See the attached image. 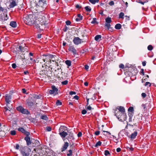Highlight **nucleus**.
Masks as SVG:
<instances>
[{
    "label": "nucleus",
    "instance_id": "nucleus-38",
    "mask_svg": "<svg viewBox=\"0 0 156 156\" xmlns=\"http://www.w3.org/2000/svg\"><path fill=\"white\" fill-rule=\"evenodd\" d=\"M153 48V47L151 45H148L147 47V49H148V50H149V51L152 50Z\"/></svg>",
    "mask_w": 156,
    "mask_h": 156
},
{
    "label": "nucleus",
    "instance_id": "nucleus-3",
    "mask_svg": "<svg viewBox=\"0 0 156 156\" xmlns=\"http://www.w3.org/2000/svg\"><path fill=\"white\" fill-rule=\"evenodd\" d=\"M67 127L64 126H61L59 129V134L62 139H64L68 135L66 131L67 130Z\"/></svg>",
    "mask_w": 156,
    "mask_h": 156
},
{
    "label": "nucleus",
    "instance_id": "nucleus-42",
    "mask_svg": "<svg viewBox=\"0 0 156 156\" xmlns=\"http://www.w3.org/2000/svg\"><path fill=\"white\" fill-rule=\"evenodd\" d=\"M148 85H149V86L150 87L151 86V84L149 82H147L144 84V86H146Z\"/></svg>",
    "mask_w": 156,
    "mask_h": 156
},
{
    "label": "nucleus",
    "instance_id": "nucleus-23",
    "mask_svg": "<svg viewBox=\"0 0 156 156\" xmlns=\"http://www.w3.org/2000/svg\"><path fill=\"white\" fill-rule=\"evenodd\" d=\"M106 23H110L112 22L111 18L110 17H107L105 19Z\"/></svg>",
    "mask_w": 156,
    "mask_h": 156
},
{
    "label": "nucleus",
    "instance_id": "nucleus-43",
    "mask_svg": "<svg viewBox=\"0 0 156 156\" xmlns=\"http://www.w3.org/2000/svg\"><path fill=\"white\" fill-rule=\"evenodd\" d=\"M10 134L12 135H14L16 134V131L15 130L11 131L10 132Z\"/></svg>",
    "mask_w": 156,
    "mask_h": 156
},
{
    "label": "nucleus",
    "instance_id": "nucleus-17",
    "mask_svg": "<svg viewBox=\"0 0 156 156\" xmlns=\"http://www.w3.org/2000/svg\"><path fill=\"white\" fill-rule=\"evenodd\" d=\"M82 16L80 14H78L77 15V17L76 18V21L78 22L82 19Z\"/></svg>",
    "mask_w": 156,
    "mask_h": 156
},
{
    "label": "nucleus",
    "instance_id": "nucleus-58",
    "mask_svg": "<svg viewBox=\"0 0 156 156\" xmlns=\"http://www.w3.org/2000/svg\"><path fill=\"white\" fill-rule=\"evenodd\" d=\"M76 8L80 9L81 8V6L78 4H77L76 5Z\"/></svg>",
    "mask_w": 156,
    "mask_h": 156
},
{
    "label": "nucleus",
    "instance_id": "nucleus-32",
    "mask_svg": "<svg viewBox=\"0 0 156 156\" xmlns=\"http://www.w3.org/2000/svg\"><path fill=\"white\" fill-rule=\"evenodd\" d=\"M110 23H105V26L107 27L108 30L110 28L111 25Z\"/></svg>",
    "mask_w": 156,
    "mask_h": 156
},
{
    "label": "nucleus",
    "instance_id": "nucleus-25",
    "mask_svg": "<svg viewBox=\"0 0 156 156\" xmlns=\"http://www.w3.org/2000/svg\"><path fill=\"white\" fill-rule=\"evenodd\" d=\"M89 1L91 3L93 4L98 2L99 1V0H89Z\"/></svg>",
    "mask_w": 156,
    "mask_h": 156
},
{
    "label": "nucleus",
    "instance_id": "nucleus-24",
    "mask_svg": "<svg viewBox=\"0 0 156 156\" xmlns=\"http://www.w3.org/2000/svg\"><path fill=\"white\" fill-rule=\"evenodd\" d=\"M121 28V25L120 24H116L115 26V28L118 30H119Z\"/></svg>",
    "mask_w": 156,
    "mask_h": 156
},
{
    "label": "nucleus",
    "instance_id": "nucleus-10",
    "mask_svg": "<svg viewBox=\"0 0 156 156\" xmlns=\"http://www.w3.org/2000/svg\"><path fill=\"white\" fill-rule=\"evenodd\" d=\"M33 62H40L41 63L44 64L46 62L44 60V58L43 55L41 56L40 57L37 58L36 60H34Z\"/></svg>",
    "mask_w": 156,
    "mask_h": 156
},
{
    "label": "nucleus",
    "instance_id": "nucleus-35",
    "mask_svg": "<svg viewBox=\"0 0 156 156\" xmlns=\"http://www.w3.org/2000/svg\"><path fill=\"white\" fill-rule=\"evenodd\" d=\"M103 132L104 133V134L105 135L108 136L110 135L111 134V133L110 132H108L107 131L103 130Z\"/></svg>",
    "mask_w": 156,
    "mask_h": 156
},
{
    "label": "nucleus",
    "instance_id": "nucleus-44",
    "mask_svg": "<svg viewBox=\"0 0 156 156\" xmlns=\"http://www.w3.org/2000/svg\"><path fill=\"white\" fill-rule=\"evenodd\" d=\"M133 110V108L132 107H130L128 109V111L130 112H132Z\"/></svg>",
    "mask_w": 156,
    "mask_h": 156
},
{
    "label": "nucleus",
    "instance_id": "nucleus-18",
    "mask_svg": "<svg viewBox=\"0 0 156 156\" xmlns=\"http://www.w3.org/2000/svg\"><path fill=\"white\" fill-rule=\"evenodd\" d=\"M16 5V2L15 1H13L10 3L9 7L10 8H13Z\"/></svg>",
    "mask_w": 156,
    "mask_h": 156
},
{
    "label": "nucleus",
    "instance_id": "nucleus-13",
    "mask_svg": "<svg viewBox=\"0 0 156 156\" xmlns=\"http://www.w3.org/2000/svg\"><path fill=\"white\" fill-rule=\"evenodd\" d=\"M68 50L69 51L72 52L74 54H76V50L73 46H69Z\"/></svg>",
    "mask_w": 156,
    "mask_h": 156
},
{
    "label": "nucleus",
    "instance_id": "nucleus-6",
    "mask_svg": "<svg viewBox=\"0 0 156 156\" xmlns=\"http://www.w3.org/2000/svg\"><path fill=\"white\" fill-rule=\"evenodd\" d=\"M16 109L17 111L20 112L22 114L28 115L30 113L27 109H24L22 106H20L17 107Z\"/></svg>",
    "mask_w": 156,
    "mask_h": 156
},
{
    "label": "nucleus",
    "instance_id": "nucleus-61",
    "mask_svg": "<svg viewBox=\"0 0 156 156\" xmlns=\"http://www.w3.org/2000/svg\"><path fill=\"white\" fill-rule=\"evenodd\" d=\"M87 109L89 110H91L92 108L90 106H89L87 107Z\"/></svg>",
    "mask_w": 156,
    "mask_h": 156
},
{
    "label": "nucleus",
    "instance_id": "nucleus-59",
    "mask_svg": "<svg viewBox=\"0 0 156 156\" xmlns=\"http://www.w3.org/2000/svg\"><path fill=\"white\" fill-rule=\"evenodd\" d=\"M100 133V132L99 131H96L95 132V135H98Z\"/></svg>",
    "mask_w": 156,
    "mask_h": 156
},
{
    "label": "nucleus",
    "instance_id": "nucleus-40",
    "mask_svg": "<svg viewBox=\"0 0 156 156\" xmlns=\"http://www.w3.org/2000/svg\"><path fill=\"white\" fill-rule=\"evenodd\" d=\"M68 83V81L67 80H65L62 82L61 83L62 85H66Z\"/></svg>",
    "mask_w": 156,
    "mask_h": 156
},
{
    "label": "nucleus",
    "instance_id": "nucleus-51",
    "mask_svg": "<svg viewBox=\"0 0 156 156\" xmlns=\"http://www.w3.org/2000/svg\"><path fill=\"white\" fill-rule=\"evenodd\" d=\"M141 95L143 98H145L146 96V94L144 93H143L141 94Z\"/></svg>",
    "mask_w": 156,
    "mask_h": 156
},
{
    "label": "nucleus",
    "instance_id": "nucleus-48",
    "mask_svg": "<svg viewBox=\"0 0 156 156\" xmlns=\"http://www.w3.org/2000/svg\"><path fill=\"white\" fill-rule=\"evenodd\" d=\"M66 24L67 25H70L71 23V22L69 20H67L66 21Z\"/></svg>",
    "mask_w": 156,
    "mask_h": 156
},
{
    "label": "nucleus",
    "instance_id": "nucleus-26",
    "mask_svg": "<svg viewBox=\"0 0 156 156\" xmlns=\"http://www.w3.org/2000/svg\"><path fill=\"white\" fill-rule=\"evenodd\" d=\"M21 152L23 156H28L29 155L28 153H26L25 151H22V150L21 151Z\"/></svg>",
    "mask_w": 156,
    "mask_h": 156
},
{
    "label": "nucleus",
    "instance_id": "nucleus-21",
    "mask_svg": "<svg viewBox=\"0 0 156 156\" xmlns=\"http://www.w3.org/2000/svg\"><path fill=\"white\" fill-rule=\"evenodd\" d=\"M10 25L13 27H16V23L15 21H12L10 23Z\"/></svg>",
    "mask_w": 156,
    "mask_h": 156
},
{
    "label": "nucleus",
    "instance_id": "nucleus-56",
    "mask_svg": "<svg viewBox=\"0 0 156 156\" xmlns=\"http://www.w3.org/2000/svg\"><path fill=\"white\" fill-rule=\"evenodd\" d=\"M140 73L142 74L143 75H144V69H141Z\"/></svg>",
    "mask_w": 156,
    "mask_h": 156
},
{
    "label": "nucleus",
    "instance_id": "nucleus-36",
    "mask_svg": "<svg viewBox=\"0 0 156 156\" xmlns=\"http://www.w3.org/2000/svg\"><path fill=\"white\" fill-rule=\"evenodd\" d=\"M101 144V142L100 141H98L96 143L95 145V147H97L98 146H100Z\"/></svg>",
    "mask_w": 156,
    "mask_h": 156
},
{
    "label": "nucleus",
    "instance_id": "nucleus-52",
    "mask_svg": "<svg viewBox=\"0 0 156 156\" xmlns=\"http://www.w3.org/2000/svg\"><path fill=\"white\" fill-rule=\"evenodd\" d=\"M119 67L122 69H124V65L122 64H120L119 65Z\"/></svg>",
    "mask_w": 156,
    "mask_h": 156
},
{
    "label": "nucleus",
    "instance_id": "nucleus-41",
    "mask_svg": "<svg viewBox=\"0 0 156 156\" xmlns=\"http://www.w3.org/2000/svg\"><path fill=\"white\" fill-rule=\"evenodd\" d=\"M69 153H68L67 154V156H70L72 154V151L71 150H69Z\"/></svg>",
    "mask_w": 156,
    "mask_h": 156
},
{
    "label": "nucleus",
    "instance_id": "nucleus-27",
    "mask_svg": "<svg viewBox=\"0 0 156 156\" xmlns=\"http://www.w3.org/2000/svg\"><path fill=\"white\" fill-rule=\"evenodd\" d=\"M66 64L68 66H70L71 65V61L70 60H67L65 61Z\"/></svg>",
    "mask_w": 156,
    "mask_h": 156
},
{
    "label": "nucleus",
    "instance_id": "nucleus-62",
    "mask_svg": "<svg viewBox=\"0 0 156 156\" xmlns=\"http://www.w3.org/2000/svg\"><path fill=\"white\" fill-rule=\"evenodd\" d=\"M22 92L24 94L26 92V91L25 89L24 88L22 89Z\"/></svg>",
    "mask_w": 156,
    "mask_h": 156
},
{
    "label": "nucleus",
    "instance_id": "nucleus-9",
    "mask_svg": "<svg viewBox=\"0 0 156 156\" xmlns=\"http://www.w3.org/2000/svg\"><path fill=\"white\" fill-rule=\"evenodd\" d=\"M44 60L45 62L46 61L47 62H51V59H52L53 57V56L52 55H44Z\"/></svg>",
    "mask_w": 156,
    "mask_h": 156
},
{
    "label": "nucleus",
    "instance_id": "nucleus-39",
    "mask_svg": "<svg viewBox=\"0 0 156 156\" xmlns=\"http://www.w3.org/2000/svg\"><path fill=\"white\" fill-rule=\"evenodd\" d=\"M62 104V102L59 100H57L56 102V105H60Z\"/></svg>",
    "mask_w": 156,
    "mask_h": 156
},
{
    "label": "nucleus",
    "instance_id": "nucleus-60",
    "mask_svg": "<svg viewBox=\"0 0 156 156\" xmlns=\"http://www.w3.org/2000/svg\"><path fill=\"white\" fill-rule=\"evenodd\" d=\"M20 147L19 145L18 144H16L15 147V148L16 149L18 150Z\"/></svg>",
    "mask_w": 156,
    "mask_h": 156
},
{
    "label": "nucleus",
    "instance_id": "nucleus-16",
    "mask_svg": "<svg viewBox=\"0 0 156 156\" xmlns=\"http://www.w3.org/2000/svg\"><path fill=\"white\" fill-rule=\"evenodd\" d=\"M137 132L136 131L134 133H132L130 135V138L131 139H134L137 136Z\"/></svg>",
    "mask_w": 156,
    "mask_h": 156
},
{
    "label": "nucleus",
    "instance_id": "nucleus-30",
    "mask_svg": "<svg viewBox=\"0 0 156 156\" xmlns=\"http://www.w3.org/2000/svg\"><path fill=\"white\" fill-rule=\"evenodd\" d=\"M33 96L34 98L38 99L40 98L41 97V95H38L35 94L33 95Z\"/></svg>",
    "mask_w": 156,
    "mask_h": 156
},
{
    "label": "nucleus",
    "instance_id": "nucleus-7",
    "mask_svg": "<svg viewBox=\"0 0 156 156\" xmlns=\"http://www.w3.org/2000/svg\"><path fill=\"white\" fill-rule=\"evenodd\" d=\"M121 112H119L116 110L115 111V115L117 118L121 121H123L125 120L126 119H123V116H121Z\"/></svg>",
    "mask_w": 156,
    "mask_h": 156
},
{
    "label": "nucleus",
    "instance_id": "nucleus-54",
    "mask_svg": "<svg viewBox=\"0 0 156 156\" xmlns=\"http://www.w3.org/2000/svg\"><path fill=\"white\" fill-rule=\"evenodd\" d=\"M69 94L71 95L75 94H76V93L75 92L71 91L70 92Z\"/></svg>",
    "mask_w": 156,
    "mask_h": 156
},
{
    "label": "nucleus",
    "instance_id": "nucleus-57",
    "mask_svg": "<svg viewBox=\"0 0 156 156\" xmlns=\"http://www.w3.org/2000/svg\"><path fill=\"white\" fill-rule=\"evenodd\" d=\"M85 68L87 70L89 68V66L87 65L85 66Z\"/></svg>",
    "mask_w": 156,
    "mask_h": 156
},
{
    "label": "nucleus",
    "instance_id": "nucleus-55",
    "mask_svg": "<svg viewBox=\"0 0 156 156\" xmlns=\"http://www.w3.org/2000/svg\"><path fill=\"white\" fill-rule=\"evenodd\" d=\"M12 66V68L13 69L15 68L16 67V65L15 63H13Z\"/></svg>",
    "mask_w": 156,
    "mask_h": 156
},
{
    "label": "nucleus",
    "instance_id": "nucleus-49",
    "mask_svg": "<svg viewBox=\"0 0 156 156\" xmlns=\"http://www.w3.org/2000/svg\"><path fill=\"white\" fill-rule=\"evenodd\" d=\"M87 113V111L85 109L83 110L82 111V114L84 115L86 113Z\"/></svg>",
    "mask_w": 156,
    "mask_h": 156
},
{
    "label": "nucleus",
    "instance_id": "nucleus-11",
    "mask_svg": "<svg viewBox=\"0 0 156 156\" xmlns=\"http://www.w3.org/2000/svg\"><path fill=\"white\" fill-rule=\"evenodd\" d=\"M37 5L41 7L46 6V1L45 0H38V2Z\"/></svg>",
    "mask_w": 156,
    "mask_h": 156
},
{
    "label": "nucleus",
    "instance_id": "nucleus-47",
    "mask_svg": "<svg viewBox=\"0 0 156 156\" xmlns=\"http://www.w3.org/2000/svg\"><path fill=\"white\" fill-rule=\"evenodd\" d=\"M51 127L48 126L46 127V130L48 131H51Z\"/></svg>",
    "mask_w": 156,
    "mask_h": 156
},
{
    "label": "nucleus",
    "instance_id": "nucleus-46",
    "mask_svg": "<svg viewBox=\"0 0 156 156\" xmlns=\"http://www.w3.org/2000/svg\"><path fill=\"white\" fill-rule=\"evenodd\" d=\"M68 29V28L66 26H65V27L63 28V30L64 32H66Z\"/></svg>",
    "mask_w": 156,
    "mask_h": 156
},
{
    "label": "nucleus",
    "instance_id": "nucleus-34",
    "mask_svg": "<svg viewBox=\"0 0 156 156\" xmlns=\"http://www.w3.org/2000/svg\"><path fill=\"white\" fill-rule=\"evenodd\" d=\"M124 14L122 12L120 13L119 15V18H122L123 19L124 18Z\"/></svg>",
    "mask_w": 156,
    "mask_h": 156
},
{
    "label": "nucleus",
    "instance_id": "nucleus-8",
    "mask_svg": "<svg viewBox=\"0 0 156 156\" xmlns=\"http://www.w3.org/2000/svg\"><path fill=\"white\" fill-rule=\"evenodd\" d=\"M58 89L55 86H51V89L49 91V93L51 94L56 95L58 94Z\"/></svg>",
    "mask_w": 156,
    "mask_h": 156
},
{
    "label": "nucleus",
    "instance_id": "nucleus-28",
    "mask_svg": "<svg viewBox=\"0 0 156 156\" xmlns=\"http://www.w3.org/2000/svg\"><path fill=\"white\" fill-rule=\"evenodd\" d=\"M91 23L94 24H97L98 23L96 21V18H93V20L91 22Z\"/></svg>",
    "mask_w": 156,
    "mask_h": 156
},
{
    "label": "nucleus",
    "instance_id": "nucleus-15",
    "mask_svg": "<svg viewBox=\"0 0 156 156\" xmlns=\"http://www.w3.org/2000/svg\"><path fill=\"white\" fill-rule=\"evenodd\" d=\"M25 140L27 142V145H29L31 144V142L30 140V138L29 136H26L25 137Z\"/></svg>",
    "mask_w": 156,
    "mask_h": 156
},
{
    "label": "nucleus",
    "instance_id": "nucleus-63",
    "mask_svg": "<svg viewBox=\"0 0 156 156\" xmlns=\"http://www.w3.org/2000/svg\"><path fill=\"white\" fill-rule=\"evenodd\" d=\"M121 151V149L120 148H118L116 149V151L118 152H120Z\"/></svg>",
    "mask_w": 156,
    "mask_h": 156
},
{
    "label": "nucleus",
    "instance_id": "nucleus-1",
    "mask_svg": "<svg viewBox=\"0 0 156 156\" xmlns=\"http://www.w3.org/2000/svg\"><path fill=\"white\" fill-rule=\"evenodd\" d=\"M41 14L36 17L37 19L35 20L34 27L38 30H43L45 28L48 23L45 19L44 15L42 13Z\"/></svg>",
    "mask_w": 156,
    "mask_h": 156
},
{
    "label": "nucleus",
    "instance_id": "nucleus-31",
    "mask_svg": "<svg viewBox=\"0 0 156 156\" xmlns=\"http://www.w3.org/2000/svg\"><path fill=\"white\" fill-rule=\"evenodd\" d=\"M27 104H28V106H32L34 105L33 102L31 101H27Z\"/></svg>",
    "mask_w": 156,
    "mask_h": 156
},
{
    "label": "nucleus",
    "instance_id": "nucleus-2",
    "mask_svg": "<svg viewBox=\"0 0 156 156\" xmlns=\"http://www.w3.org/2000/svg\"><path fill=\"white\" fill-rule=\"evenodd\" d=\"M11 95V94L9 93V94H6L5 96L7 107H4L5 109H6L5 111L4 112V113L7 115L8 114H10V112L12 108V105L10 104Z\"/></svg>",
    "mask_w": 156,
    "mask_h": 156
},
{
    "label": "nucleus",
    "instance_id": "nucleus-19",
    "mask_svg": "<svg viewBox=\"0 0 156 156\" xmlns=\"http://www.w3.org/2000/svg\"><path fill=\"white\" fill-rule=\"evenodd\" d=\"M101 35H98L95 37L94 39L96 41H99L101 40Z\"/></svg>",
    "mask_w": 156,
    "mask_h": 156
},
{
    "label": "nucleus",
    "instance_id": "nucleus-37",
    "mask_svg": "<svg viewBox=\"0 0 156 156\" xmlns=\"http://www.w3.org/2000/svg\"><path fill=\"white\" fill-rule=\"evenodd\" d=\"M110 154L108 150H105V156H108Z\"/></svg>",
    "mask_w": 156,
    "mask_h": 156
},
{
    "label": "nucleus",
    "instance_id": "nucleus-45",
    "mask_svg": "<svg viewBox=\"0 0 156 156\" xmlns=\"http://www.w3.org/2000/svg\"><path fill=\"white\" fill-rule=\"evenodd\" d=\"M24 133L26 135V136H29L30 133L29 132H27L26 130L25 132H24Z\"/></svg>",
    "mask_w": 156,
    "mask_h": 156
},
{
    "label": "nucleus",
    "instance_id": "nucleus-14",
    "mask_svg": "<svg viewBox=\"0 0 156 156\" xmlns=\"http://www.w3.org/2000/svg\"><path fill=\"white\" fill-rule=\"evenodd\" d=\"M69 146V143L67 142H65L63 147L61 148V151L63 152L65 151Z\"/></svg>",
    "mask_w": 156,
    "mask_h": 156
},
{
    "label": "nucleus",
    "instance_id": "nucleus-50",
    "mask_svg": "<svg viewBox=\"0 0 156 156\" xmlns=\"http://www.w3.org/2000/svg\"><path fill=\"white\" fill-rule=\"evenodd\" d=\"M114 3L113 1H111L109 3V4L111 6L114 5Z\"/></svg>",
    "mask_w": 156,
    "mask_h": 156
},
{
    "label": "nucleus",
    "instance_id": "nucleus-12",
    "mask_svg": "<svg viewBox=\"0 0 156 156\" xmlns=\"http://www.w3.org/2000/svg\"><path fill=\"white\" fill-rule=\"evenodd\" d=\"M73 42L75 44L77 45L81 43L82 40L80 39L79 37H76L74 38Z\"/></svg>",
    "mask_w": 156,
    "mask_h": 156
},
{
    "label": "nucleus",
    "instance_id": "nucleus-53",
    "mask_svg": "<svg viewBox=\"0 0 156 156\" xmlns=\"http://www.w3.org/2000/svg\"><path fill=\"white\" fill-rule=\"evenodd\" d=\"M82 133L81 132H79L77 134V136L78 137H80L82 136Z\"/></svg>",
    "mask_w": 156,
    "mask_h": 156
},
{
    "label": "nucleus",
    "instance_id": "nucleus-5",
    "mask_svg": "<svg viewBox=\"0 0 156 156\" xmlns=\"http://www.w3.org/2000/svg\"><path fill=\"white\" fill-rule=\"evenodd\" d=\"M116 108L118 110L119 112H121V116H123V119H126V115L125 113V110L124 108L122 106H118Z\"/></svg>",
    "mask_w": 156,
    "mask_h": 156
},
{
    "label": "nucleus",
    "instance_id": "nucleus-33",
    "mask_svg": "<svg viewBox=\"0 0 156 156\" xmlns=\"http://www.w3.org/2000/svg\"><path fill=\"white\" fill-rule=\"evenodd\" d=\"M18 130L20 131L21 132L23 133H24L25 131V130L22 127L19 128L18 129Z\"/></svg>",
    "mask_w": 156,
    "mask_h": 156
},
{
    "label": "nucleus",
    "instance_id": "nucleus-22",
    "mask_svg": "<svg viewBox=\"0 0 156 156\" xmlns=\"http://www.w3.org/2000/svg\"><path fill=\"white\" fill-rule=\"evenodd\" d=\"M41 118L42 119L47 121L48 120V118L46 115H42L41 116Z\"/></svg>",
    "mask_w": 156,
    "mask_h": 156
},
{
    "label": "nucleus",
    "instance_id": "nucleus-4",
    "mask_svg": "<svg viewBox=\"0 0 156 156\" xmlns=\"http://www.w3.org/2000/svg\"><path fill=\"white\" fill-rule=\"evenodd\" d=\"M24 20L28 22V23H34L35 21L34 20V15L31 14L26 16L24 18Z\"/></svg>",
    "mask_w": 156,
    "mask_h": 156
},
{
    "label": "nucleus",
    "instance_id": "nucleus-29",
    "mask_svg": "<svg viewBox=\"0 0 156 156\" xmlns=\"http://www.w3.org/2000/svg\"><path fill=\"white\" fill-rule=\"evenodd\" d=\"M85 9L86 11L87 12H90L91 10V9L90 7L89 6H87L85 7Z\"/></svg>",
    "mask_w": 156,
    "mask_h": 156
},
{
    "label": "nucleus",
    "instance_id": "nucleus-20",
    "mask_svg": "<svg viewBox=\"0 0 156 156\" xmlns=\"http://www.w3.org/2000/svg\"><path fill=\"white\" fill-rule=\"evenodd\" d=\"M19 49L20 51L22 52H24L26 51V49H27L26 48H25L22 46H19Z\"/></svg>",
    "mask_w": 156,
    "mask_h": 156
},
{
    "label": "nucleus",
    "instance_id": "nucleus-64",
    "mask_svg": "<svg viewBox=\"0 0 156 156\" xmlns=\"http://www.w3.org/2000/svg\"><path fill=\"white\" fill-rule=\"evenodd\" d=\"M79 97L78 96H77V95H75V96H74V99H75L76 100H78V99H79Z\"/></svg>",
    "mask_w": 156,
    "mask_h": 156
}]
</instances>
